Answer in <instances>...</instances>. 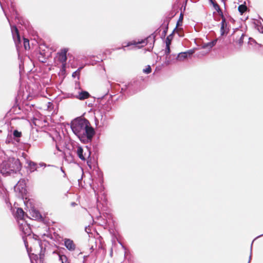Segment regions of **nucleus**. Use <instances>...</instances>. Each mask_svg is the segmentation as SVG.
<instances>
[{
  "instance_id": "obj_1",
  "label": "nucleus",
  "mask_w": 263,
  "mask_h": 263,
  "mask_svg": "<svg viewBox=\"0 0 263 263\" xmlns=\"http://www.w3.org/2000/svg\"><path fill=\"white\" fill-rule=\"evenodd\" d=\"M70 127L73 133L81 141L91 140L95 134L94 129L90 126L88 120L85 118H76L71 121Z\"/></svg>"
},
{
  "instance_id": "obj_2",
  "label": "nucleus",
  "mask_w": 263,
  "mask_h": 263,
  "mask_svg": "<svg viewBox=\"0 0 263 263\" xmlns=\"http://www.w3.org/2000/svg\"><path fill=\"white\" fill-rule=\"evenodd\" d=\"M21 167V165L18 159L10 158L1 163L0 172L3 175L7 176L19 171Z\"/></svg>"
},
{
  "instance_id": "obj_3",
  "label": "nucleus",
  "mask_w": 263,
  "mask_h": 263,
  "mask_svg": "<svg viewBox=\"0 0 263 263\" xmlns=\"http://www.w3.org/2000/svg\"><path fill=\"white\" fill-rule=\"evenodd\" d=\"M77 154L82 160L87 159V164L90 169H91V152L90 149L87 146H86L84 149L81 146H78L77 147Z\"/></svg>"
},
{
  "instance_id": "obj_4",
  "label": "nucleus",
  "mask_w": 263,
  "mask_h": 263,
  "mask_svg": "<svg viewBox=\"0 0 263 263\" xmlns=\"http://www.w3.org/2000/svg\"><path fill=\"white\" fill-rule=\"evenodd\" d=\"M38 245L40 248V251L39 254V256L37 254H34L33 253L30 255L29 256L31 263H39H39H41L43 261L45 248L43 249L41 240H38Z\"/></svg>"
},
{
  "instance_id": "obj_5",
  "label": "nucleus",
  "mask_w": 263,
  "mask_h": 263,
  "mask_svg": "<svg viewBox=\"0 0 263 263\" xmlns=\"http://www.w3.org/2000/svg\"><path fill=\"white\" fill-rule=\"evenodd\" d=\"M26 181L24 179H20L17 183L14 186V191L17 193V196L24 198L27 194Z\"/></svg>"
},
{
  "instance_id": "obj_6",
  "label": "nucleus",
  "mask_w": 263,
  "mask_h": 263,
  "mask_svg": "<svg viewBox=\"0 0 263 263\" xmlns=\"http://www.w3.org/2000/svg\"><path fill=\"white\" fill-rule=\"evenodd\" d=\"M245 36V33L239 28L233 29V32L231 33V37L232 36L233 37V42H235L240 46L243 44V37Z\"/></svg>"
},
{
  "instance_id": "obj_7",
  "label": "nucleus",
  "mask_w": 263,
  "mask_h": 263,
  "mask_svg": "<svg viewBox=\"0 0 263 263\" xmlns=\"http://www.w3.org/2000/svg\"><path fill=\"white\" fill-rule=\"evenodd\" d=\"M152 40L153 42H155L154 40V37H152L151 36H149L148 37H146L145 39L141 40L140 41L139 40L138 42L136 41H132L128 42L126 45L123 46L122 48H119L118 49L122 48L125 50V48L126 47H129L131 45H138L139 44H142L141 46H139V48L143 47L144 45H146L149 41Z\"/></svg>"
},
{
  "instance_id": "obj_8",
  "label": "nucleus",
  "mask_w": 263,
  "mask_h": 263,
  "mask_svg": "<svg viewBox=\"0 0 263 263\" xmlns=\"http://www.w3.org/2000/svg\"><path fill=\"white\" fill-rule=\"evenodd\" d=\"M19 227L20 230L25 234V235L29 236L31 233V229L29 224H28L26 222L23 221L22 222H21L20 221H18Z\"/></svg>"
},
{
  "instance_id": "obj_9",
  "label": "nucleus",
  "mask_w": 263,
  "mask_h": 263,
  "mask_svg": "<svg viewBox=\"0 0 263 263\" xmlns=\"http://www.w3.org/2000/svg\"><path fill=\"white\" fill-rule=\"evenodd\" d=\"M67 51V49H62L61 50V51L58 53V55L57 57L58 61H59L64 66L65 65L67 60L66 53Z\"/></svg>"
},
{
  "instance_id": "obj_10",
  "label": "nucleus",
  "mask_w": 263,
  "mask_h": 263,
  "mask_svg": "<svg viewBox=\"0 0 263 263\" xmlns=\"http://www.w3.org/2000/svg\"><path fill=\"white\" fill-rule=\"evenodd\" d=\"M194 52L192 49L189 50L185 52H182L178 53L176 60L179 61H183L189 57L191 56Z\"/></svg>"
},
{
  "instance_id": "obj_11",
  "label": "nucleus",
  "mask_w": 263,
  "mask_h": 263,
  "mask_svg": "<svg viewBox=\"0 0 263 263\" xmlns=\"http://www.w3.org/2000/svg\"><path fill=\"white\" fill-rule=\"evenodd\" d=\"M64 242L65 247L69 251H73L75 250L76 246L72 240L68 238H65L64 239Z\"/></svg>"
},
{
  "instance_id": "obj_12",
  "label": "nucleus",
  "mask_w": 263,
  "mask_h": 263,
  "mask_svg": "<svg viewBox=\"0 0 263 263\" xmlns=\"http://www.w3.org/2000/svg\"><path fill=\"white\" fill-rule=\"evenodd\" d=\"M173 33L174 32H173L171 34L167 36L165 40L166 47L165 49V54L166 55V58L167 57L168 55H169V54L170 53V45L171 44V41L173 39Z\"/></svg>"
},
{
  "instance_id": "obj_13",
  "label": "nucleus",
  "mask_w": 263,
  "mask_h": 263,
  "mask_svg": "<svg viewBox=\"0 0 263 263\" xmlns=\"http://www.w3.org/2000/svg\"><path fill=\"white\" fill-rule=\"evenodd\" d=\"M222 22L221 23V28H220V32H221V35L223 36L224 34H226L228 33L229 31V28L227 27V23L226 22V19L222 14Z\"/></svg>"
},
{
  "instance_id": "obj_14",
  "label": "nucleus",
  "mask_w": 263,
  "mask_h": 263,
  "mask_svg": "<svg viewBox=\"0 0 263 263\" xmlns=\"http://www.w3.org/2000/svg\"><path fill=\"white\" fill-rule=\"evenodd\" d=\"M92 174V176L94 178H96V175H97L98 178L96 179L99 182L100 184L102 185L103 183V174L99 170V168H96L95 170H93Z\"/></svg>"
},
{
  "instance_id": "obj_15",
  "label": "nucleus",
  "mask_w": 263,
  "mask_h": 263,
  "mask_svg": "<svg viewBox=\"0 0 263 263\" xmlns=\"http://www.w3.org/2000/svg\"><path fill=\"white\" fill-rule=\"evenodd\" d=\"M30 213L32 218L35 220H41L42 219V216L39 211L34 208L30 209Z\"/></svg>"
},
{
  "instance_id": "obj_16",
  "label": "nucleus",
  "mask_w": 263,
  "mask_h": 263,
  "mask_svg": "<svg viewBox=\"0 0 263 263\" xmlns=\"http://www.w3.org/2000/svg\"><path fill=\"white\" fill-rule=\"evenodd\" d=\"M90 96V94L86 91L82 90L79 92L78 95L74 97L79 100H83L88 98Z\"/></svg>"
},
{
  "instance_id": "obj_17",
  "label": "nucleus",
  "mask_w": 263,
  "mask_h": 263,
  "mask_svg": "<svg viewBox=\"0 0 263 263\" xmlns=\"http://www.w3.org/2000/svg\"><path fill=\"white\" fill-rule=\"evenodd\" d=\"M218 40L219 42H221V39H218ZM217 41H218V39H216V40H213L211 42H208L206 43H203L202 47L203 49H212V48L213 47H214L216 45Z\"/></svg>"
},
{
  "instance_id": "obj_18",
  "label": "nucleus",
  "mask_w": 263,
  "mask_h": 263,
  "mask_svg": "<svg viewBox=\"0 0 263 263\" xmlns=\"http://www.w3.org/2000/svg\"><path fill=\"white\" fill-rule=\"evenodd\" d=\"M98 118L100 119L101 122L103 125L106 124L107 117L103 111H99L98 113Z\"/></svg>"
},
{
  "instance_id": "obj_19",
  "label": "nucleus",
  "mask_w": 263,
  "mask_h": 263,
  "mask_svg": "<svg viewBox=\"0 0 263 263\" xmlns=\"http://www.w3.org/2000/svg\"><path fill=\"white\" fill-rule=\"evenodd\" d=\"M132 84L131 83H128L127 85H124L122 87H121V92L123 94H124L125 91L128 93V95L132 94L130 92V90L132 88Z\"/></svg>"
},
{
  "instance_id": "obj_20",
  "label": "nucleus",
  "mask_w": 263,
  "mask_h": 263,
  "mask_svg": "<svg viewBox=\"0 0 263 263\" xmlns=\"http://www.w3.org/2000/svg\"><path fill=\"white\" fill-rule=\"evenodd\" d=\"M15 215L17 219H19L20 221H23V219L25 215V212L22 208H18L17 209Z\"/></svg>"
},
{
  "instance_id": "obj_21",
  "label": "nucleus",
  "mask_w": 263,
  "mask_h": 263,
  "mask_svg": "<svg viewBox=\"0 0 263 263\" xmlns=\"http://www.w3.org/2000/svg\"><path fill=\"white\" fill-rule=\"evenodd\" d=\"M247 6L246 2H245L243 4L239 5L238 7V10L240 14L242 15L246 10Z\"/></svg>"
},
{
  "instance_id": "obj_22",
  "label": "nucleus",
  "mask_w": 263,
  "mask_h": 263,
  "mask_svg": "<svg viewBox=\"0 0 263 263\" xmlns=\"http://www.w3.org/2000/svg\"><path fill=\"white\" fill-rule=\"evenodd\" d=\"M28 165L30 167V170L32 172L37 170V164L34 162L30 161L28 163Z\"/></svg>"
},
{
  "instance_id": "obj_23",
  "label": "nucleus",
  "mask_w": 263,
  "mask_h": 263,
  "mask_svg": "<svg viewBox=\"0 0 263 263\" xmlns=\"http://www.w3.org/2000/svg\"><path fill=\"white\" fill-rule=\"evenodd\" d=\"M59 260L61 261L62 263H68V258L65 255H61L59 254Z\"/></svg>"
},
{
  "instance_id": "obj_24",
  "label": "nucleus",
  "mask_w": 263,
  "mask_h": 263,
  "mask_svg": "<svg viewBox=\"0 0 263 263\" xmlns=\"http://www.w3.org/2000/svg\"><path fill=\"white\" fill-rule=\"evenodd\" d=\"M82 69V67H79L76 71L72 73V77L74 78L77 77L79 79L80 72Z\"/></svg>"
},
{
  "instance_id": "obj_25",
  "label": "nucleus",
  "mask_w": 263,
  "mask_h": 263,
  "mask_svg": "<svg viewBox=\"0 0 263 263\" xmlns=\"http://www.w3.org/2000/svg\"><path fill=\"white\" fill-rule=\"evenodd\" d=\"M48 54H45V55L44 56H39L38 59L40 62L42 63H45L46 61L47 57H48Z\"/></svg>"
},
{
  "instance_id": "obj_26",
  "label": "nucleus",
  "mask_w": 263,
  "mask_h": 263,
  "mask_svg": "<svg viewBox=\"0 0 263 263\" xmlns=\"http://www.w3.org/2000/svg\"><path fill=\"white\" fill-rule=\"evenodd\" d=\"M24 46L25 49H27L30 48L29 41L27 39L24 38Z\"/></svg>"
},
{
  "instance_id": "obj_27",
  "label": "nucleus",
  "mask_w": 263,
  "mask_h": 263,
  "mask_svg": "<svg viewBox=\"0 0 263 263\" xmlns=\"http://www.w3.org/2000/svg\"><path fill=\"white\" fill-rule=\"evenodd\" d=\"M13 136L14 138H20L22 136V133L20 132H18L17 130H14L13 133Z\"/></svg>"
},
{
  "instance_id": "obj_28",
  "label": "nucleus",
  "mask_w": 263,
  "mask_h": 263,
  "mask_svg": "<svg viewBox=\"0 0 263 263\" xmlns=\"http://www.w3.org/2000/svg\"><path fill=\"white\" fill-rule=\"evenodd\" d=\"M213 6L214 7V9L218 12H220L222 14V11L220 8L219 6L215 2L213 4Z\"/></svg>"
},
{
  "instance_id": "obj_29",
  "label": "nucleus",
  "mask_w": 263,
  "mask_h": 263,
  "mask_svg": "<svg viewBox=\"0 0 263 263\" xmlns=\"http://www.w3.org/2000/svg\"><path fill=\"white\" fill-rule=\"evenodd\" d=\"M249 42H248V44H252L253 43H254L256 45H258L259 46H261V44H258L256 41L253 39L252 37H249Z\"/></svg>"
},
{
  "instance_id": "obj_30",
  "label": "nucleus",
  "mask_w": 263,
  "mask_h": 263,
  "mask_svg": "<svg viewBox=\"0 0 263 263\" xmlns=\"http://www.w3.org/2000/svg\"><path fill=\"white\" fill-rule=\"evenodd\" d=\"M256 239L255 238L252 242L251 243V248H250V256H249V261L248 263H250L251 260V259H252V245H253V242L254 241V240H255Z\"/></svg>"
},
{
  "instance_id": "obj_31",
  "label": "nucleus",
  "mask_w": 263,
  "mask_h": 263,
  "mask_svg": "<svg viewBox=\"0 0 263 263\" xmlns=\"http://www.w3.org/2000/svg\"><path fill=\"white\" fill-rule=\"evenodd\" d=\"M152 71V69H151V67L149 65H148L146 68H145V69H143V72L145 73H149Z\"/></svg>"
},
{
  "instance_id": "obj_32",
  "label": "nucleus",
  "mask_w": 263,
  "mask_h": 263,
  "mask_svg": "<svg viewBox=\"0 0 263 263\" xmlns=\"http://www.w3.org/2000/svg\"><path fill=\"white\" fill-rule=\"evenodd\" d=\"M168 23H167L166 24V27H165V29L162 31V34H161L162 37H164L166 36V33H167V29H168Z\"/></svg>"
},
{
  "instance_id": "obj_33",
  "label": "nucleus",
  "mask_w": 263,
  "mask_h": 263,
  "mask_svg": "<svg viewBox=\"0 0 263 263\" xmlns=\"http://www.w3.org/2000/svg\"><path fill=\"white\" fill-rule=\"evenodd\" d=\"M12 135H8L6 139V143L9 144L12 142Z\"/></svg>"
},
{
  "instance_id": "obj_34",
  "label": "nucleus",
  "mask_w": 263,
  "mask_h": 263,
  "mask_svg": "<svg viewBox=\"0 0 263 263\" xmlns=\"http://www.w3.org/2000/svg\"><path fill=\"white\" fill-rule=\"evenodd\" d=\"M260 26L257 27V30L258 31L261 33H263V25L259 22Z\"/></svg>"
},
{
  "instance_id": "obj_35",
  "label": "nucleus",
  "mask_w": 263,
  "mask_h": 263,
  "mask_svg": "<svg viewBox=\"0 0 263 263\" xmlns=\"http://www.w3.org/2000/svg\"><path fill=\"white\" fill-rule=\"evenodd\" d=\"M183 19V15L182 14H180V17L179 18V20L177 22V26H178L180 25V22H182Z\"/></svg>"
},
{
  "instance_id": "obj_36",
  "label": "nucleus",
  "mask_w": 263,
  "mask_h": 263,
  "mask_svg": "<svg viewBox=\"0 0 263 263\" xmlns=\"http://www.w3.org/2000/svg\"><path fill=\"white\" fill-rule=\"evenodd\" d=\"M23 239H24V244H25V247H26L28 252L29 253L28 245V243L27 242V240L24 238V237H23Z\"/></svg>"
},
{
  "instance_id": "obj_37",
  "label": "nucleus",
  "mask_w": 263,
  "mask_h": 263,
  "mask_svg": "<svg viewBox=\"0 0 263 263\" xmlns=\"http://www.w3.org/2000/svg\"><path fill=\"white\" fill-rule=\"evenodd\" d=\"M45 54H46V53L44 51H40L39 56H44Z\"/></svg>"
},
{
  "instance_id": "obj_38",
  "label": "nucleus",
  "mask_w": 263,
  "mask_h": 263,
  "mask_svg": "<svg viewBox=\"0 0 263 263\" xmlns=\"http://www.w3.org/2000/svg\"><path fill=\"white\" fill-rule=\"evenodd\" d=\"M3 192H4V189L0 186V194H2Z\"/></svg>"
},
{
  "instance_id": "obj_39",
  "label": "nucleus",
  "mask_w": 263,
  "mask_h": 263,
  "mask_svg": "<svg viewBox=\"0 0 263 263\" xmlns=\"http://www.w3.org/2000/svg\"><path fill=\"white\" fill-rule=\"evenodd\" d=\"M40 166H45L46 164L45 163H40L39 164Z\"/></svg>"
},
{
  "instance_id": "obj_40",
  "label": "nucleus",
  "mask_w": 263,
  "mask_h": 263,
  "mask_svg": "<svg viewBox=\"0 0 263 263\" xmlns=\"http://www.w3.org/2000/svg\"><path fill=\"white\" fill-rule=\"evenodd\" d=\"M209 1L212 5L215 2L214 0H209Z\"/></svg>"
},
{
  "instance_id": "obj_41",
  "label": "nucleus",
  "mask_w": 263,
  "mask_h": 263,
  "mask_svg": "<svg viewBox=\"0 0 263 263\" xmlns=\"http://www.w3.org/2000/svg\"><path fill=\"white\" fill-rule=\"evenodd\" d=\"M263 236V234H261V235H259V236H257L255 239H257L261 236Z\"/></svg>"
},
{
  "instance_id": "obj_42",
  "label": "nucleus",
  "mask_w": 263,
  "mask_h": 263,
  "mask_svg": "<svg viewBox=\"0 0 263 263\" xmlns=\"http://www.w3.org/2000/svg\"><path fill=\"white\" fill-rule=\"evenodd\" d=\"M61 170L62 172H63L64 173V176L66 175V174L65 173L64 171H63L62 167H61Z\"/></svg>"
},
{
  "instance_id": "obj_43",
  "label": "nucleus",
  "mask_w": 263,
  "mask_h": 263,
  "mask_svg": "<svg viewBox=\"0 0 263 263\" xmlns=\"http://www.w3.org/2000/svg\"><path fill=\"white\" fill-rule=\"evenodd\" d=\"M97 203H97V208H99L100 204H99V202H98V199H97Z\"/></svg>"
},
{
  "instance_id": "obj_44",
  "label": "nucleus",
  "mask_w": 263,
  "mask_h": 263,
  "mask_svg": "<svg viewBox=\"0 0 263 263\" xmlns=\"http://www.w3.org/2000/svg\"><path fill=\"white\" fill-rule=\"evenodd\" d=\"M75 204H76V203H75L74 202H72V203H71V205H72V206H74Z\"/></svg>"
},
{
  "instance_id": "obj_45",
  "label": "nucleus",
  "mask_w": 263,
  "mask_h": 263,
  "mask_svg": "<svg viewBox=\"0 0 263 263\" xmlns=\"http://www.w3.org/2000/svg\"><path fill=\"white\" fill-rule=\"evenodd\" d=\"M254 25H255V27H256L257 26V24L255 22H254Z\"/></svg>"
},
{
  "instance_id": "obj_46",
  "label": "nucleus",
  "mask_w": 263,
  "mask_h": 263,
  "mask_svg": "<svg viewBox=\"0 0 263 263\" xmlns=\"http://www.w3.org/2000/svg\"><path fill=\"white\" fill-rule=\"evenodd\" d=\"M231 22L234 21V20L232 17L231 18Z\"/></svg>"
},
{
  "instance_id": "obj_47",
  "label": "nucleus",
  "mask_w": 263,
  "mask_h": 263,
  "mask_svg": "<svg viewBox=\"0 0 263 263\" xmlns=\"http://www.w3.org/2000/svg\"><path fill=\"white\" fill-rule=\"evenodd\" d=\"M166 63H167V64H169V61H167L166 62Z\"/></svg>"
}]
</instances>
